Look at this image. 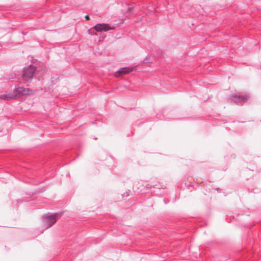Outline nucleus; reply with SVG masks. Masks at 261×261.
I'll return each instance as SVG.
<instances>
[{"label": "nucleus", "mask_w": 261, "mask_h": 261, "mask_svg": "<svg viewBox=\"0 0 261 261\" xmlns=\"http://www.w3.org/2000/svg\"><path fill=\"white\" fill-rule=\"evenodd\" d=\"M36 68V67L33 65H30L28 67L24 68L23 73L20 77L21 82L27 86H30Z\"/></svg>", "instance_id": "1"}, {"label": "nucleus", "mask_w": 261, "mask_h": 261, "mask_svg": "<svg viewBox=\"0 0 261 261\" xmlns=\"http://www.w3.org/2000/svg\"><path fill=\"white\" fill-rule=\"evenodd\" d=\"M58 216V213L45 214L43 218L44 227L47 229L52 226L56 222Z\"/></svg>", "instance_id": "2"}, {"label": "nucleus", "mask_w": 261, "mask_h": 261, "mask_svg": "<svg viewBox=\"0 0 261 261\" xmlns=\"http://www.w3.org/2000/svg\"><path fill=\"white\" fill-rule=\"evenodd\" d=\"M29 91L30 90L29 88H25L23 87L20 86H15L9 98H15L28 95L29 94Z\"/></svg>", "instance_id": "3"}, {"label": "nucleus", "mask_w": 261, "mask_h": 261, "mask_svg": "<svg viewBox=\"0 0 261 261\" xmlns=\"http://www.w3.org/2000/svg\"><path fill=\"white\" fill-rule=\"evenodd\" d=\"M115 27L111 25L108 23H97L95 26L91 27L89 32H91L92 33L93 31H95L97 32H108L110 30H114Z\"/></svg>", "instance_id": "4"}, {"label": "nucleus", "mask_w": 261, "mask_h": 261, "mask_svg": "<svg viewBox=\"0 0 261 261\" xmlns=\"http://www.w3.org/2000/svg\"><path fill=\"white\" fill-rule=\"evenodd\" d=\"M136 69V67H121L119 68L116 72L115 75L116 76H120L124 74H126L130 73Z\"/></svg>", "instance_id": "5"}, {"label": "nucleus", "mask_w": 261, "mask_h": 261, "mask_svg": "<svg viewBox=\"0 0 261 261\" xmlns=\"http://www.w3.org/2000/svg\"><path fill=\"white\" fill-rule=\"evenodd\" d=\"M247 95H240L238 94H232L230 96L231 100L235 102L236 103L239 104L244 102L247 98Z\"/></svg>", "instance_id": "6"}, {"label": "nucleus", "mask_w": 261, "mask_h": 261, "mask_svg": "<svg viewBox=\"0 0 261 261\" xmlns=\"http://www.w3.org/2000/svg\"><path fill=\"white\" fill-rule=\"evenodd\" d=\"M11 94V93H9L8 94L0 95V98L10 99L11 98H9V96H10Z\"/></svg>", "instance_id": "7"}, {"label": "nucleus", "mask_w": 261, "mask_h": 261, "mask_svg": "<svg viewBox=\"0 0 261 261\" xmlns=\"http://www.w3.org/2000/svg\"><path fill=\"white\" fill-rule=\"evenodd\" d=\"M164 201L165 204H167L169 202V200L166 199H164Z\"/></svg>", "instance_id": "8"}, {"label": "nucleus", "mask_w": 261, "mask_h": 261, "mask_svg": "<svg viewBox=\"0 0 261 261\" xmlns=\"http://www.w3.org/2000/svg\"><path fill=\"white\" fill-rule=\"evenodd\" d=\"M85 18L87 20H89L90 19L89 16L88 15H86Z\"/></svg>", "instance_id": "9"}]
</instances>
